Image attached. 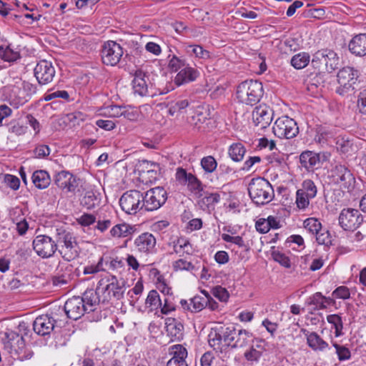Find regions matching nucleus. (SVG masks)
<instances>
[{
	"instance_id": "f257e3e1",
	"label": "nucleus",
	"mask_w": 366,
	"mask_h": 366,
	"mask_svg": "<svg viewBox=\"0 0 366 366\" xmlns=\"http://www.w3.org/2000/svg\"><path fill=\"white\" fill-rule=\"evenodd\" d=\"M99 290L100 287L97 286L96 290H86L81 297L74 296L68 299L64 304V311L67 317L76 320L86 312H94L101 302Z\"/></svg>"
},
{
	"instance_id": "f03ea898",
	"label": "nucleus",
	"mask_w": 366,
	"mask_h": 366,
	"mask_svg": "<svg viewBox=\"0 0 366 366\" xmlns=\"http://www.w3.org/2000/svg\"><path fill=\"white\" fill-rule=\"evenodd\" d=\"M264 89L262 83L257 80H246L238 84L235 97L239 103L254 106L262 98Z\"/></svg>"
},
{
	"instance_id": "7ed1b4c3",
	"label": "nucleus",
	"mask_w": 366,
	"mask_h": 366,
	"mask_svg": "<svg viewBox=\"0 0 366 366\" xmlns=\"http://www.w3.org/2000/svg\"><path fill=\"white\" fill-rule=\"evenodd\" d=\"M248 193L257 205H264L272 202L274 192L272 184L263 177L253 178L248 185Z\"/></svg>"
},
{
	"instance_id": "20e7f679",
	"label": "nucleus",
	"mask_w": 366,
	"mask_h": 366,
	"mask_svg": "<svg viewBox=\"0 0 366 366\" xmlns=\"http://www.w3.org/2000/svg\"><path fill=\"white\" fill-rule=\"evenodd\" d=\"M1 343L4 349L12 358L24 360L29 357L24 339L19 333L6 330L2 334Z\"/></svg>"
},
{
	"instance_id": "39448f33",
	"label": "nucleus",
	"mask_w": 366,
	"mask_h": 366,
	"mask_svg": "<svg viewBox=\"0 0 366 366\" xmlns=\"http://www.w3.org/2000/svg\"><path fill=\"white\" fill-rule=\"evenodd\" d=\"M340 59L332 49L325 48L317 50L312 54L311 65L319 71L332 73L338 68Z\"/></svg>"
},
{
	"instance_id": "423d86ee",
	"label": "nucleus",
	"mask_w": 366,
	"mask_h": 366,
	"mask_svg": "<svg viewBox=\"0 0 366 366\" xmlns=\"http://www.w3.org/2000/svg\"><path fill=\"white\" fill-rule=\"evenodd\" d=\"M329 183L350 190L354 188L355 179L349 169L341 164H336L328 171Z\"/></svg>"
},
{
	"instance_id": "0eeeda50",
	"label": "nucleus",
	"mask_w": 366,
	"mask_h": 366,
	"mask_svg": "<svg viewBox=\"0 0 366 366\" xmlns=\"http://www.w3.org/2000/svg\"><path fill=\"white\" fill-rule=\"evenodd\" d=\"M234 334L235 327L232 325L212 330L208 336L209 344L214 350L222 352L231 347Z\"/></svg>"
},
{
	"instance_id": "6e6552de",
	"label": "nucleus",
	"mask_w": 366,
	"mask_h": 366,
	"mask_svg": "<svg viewBox=\"0 0 366 366\" xmlns=\"http://www.w3.org/2000/svg\"><path fill=\"white\" fill-rule=\"evenodd\" d=\"M359 74L358 70L353 67L345 66L341 69L337 75L338 86L336 88V93L345 96L353 92Z\"/></svg>"
},
{
	"instance_id": "1a4fd4ad",
	"label": "nucleus",
	"mask_w": 366,
	"mask_h": 366,
	"mask_svg": "<svg viewBox=\"0 0 366 366\" xmlns=\"http://www.w3.org/2000/svg\"><path fill=\"white\" fill-rule=\"evenodd\" d=\"M143 193L136 190H129L124 192L119 199L121 209L128 214H136L144 210Z\"/></svg>"
},
{
	"instance_id": "9d476101",
	"label": "nucleus",
	"mask_w": 366,
	"mask_h": 366,
	"mask_svg": "<svg viewBox=\"0 0 366 366\" xmlns=\"http://www.w3.org/2000/svg\"><path fill=\"white\" fill-rule=\"evenodd\" d=\"M274 134L280 139H292L299 133L297 122L288 116H282L272 127Z\"/></svg>"
},
{
	"instance_id": "9b49d317",
	"label": "nucleus",
	"mask_w": 366,
	"mask_h": 366,
	"mask_svg": "<svg viewBox=\"0 0 366 366\" xmlns=\"http://www.w3.org/2000/svg\"><path fill=\"white\" fill-rule=\"evenodd\" d=\"M144 210L153 212L159 209L167 199V193L163 187H157L143 193Z\"/></svg>"
},
{
	"instance_id": "f8f14e48",
	"label": "nucleus",
	"mask_w": 366,
	"mask_h": 366,
	"mask_svg": "<svg viewBox=\"0 0 366 366\" xmlns=\"http://www.w3.org/2000/svg\"><path fill=\"white\" fill-rule=\"evenodd\" d=\"M363 222V216L358 209H343L339 215V224L345 231H355Z\"/></svg>"
},
{
	"instance_id": "ddd939ff",
	"label": "nucleus",
	"mask_w": 366,
	"mask_h": 366,
	"mask_svg": "<svg viewBox=\"0 0 366 366\" xmlns=\"http://www.w3.org/2000/svg\"><path fill=\"white\" fill-rule=\"evenodd\" d=\"M124 54L123 48L114 41H108L104 44L101 50L102 60L107 66L117 65Z\"/></svg>"
},
{
	"instance_id": "4468645a",
	"label": "nucleus",
	"mask_w": 366,
	"mask_h": 366,
	"mask_svg": "<svg viewBox=\"0 0 366 366\" xmlns=\"http://www.w3.org/2000/svg\"><path fill=\"white\" fill-rule=\"evenodd\" d=\"M134 247L140 254H153L157 252V238L149 232H142L134 239Z\"/></svg>"
},
{
	"instance_id": "2eb2a0df",
	"label": "nucleus",
	"mask_w": 366,
	"mask_h": 366,
	"mask_svg": "<svg viewBox=\"0 0 366 366\" xmlns=\"http://www.w3.org/2000/svg\"><path fill=\"white\" fill-rule=\"evenodd\" d=\"M103 280L99 282L98 285L100 287V292H104L106 295L104 297L102 302L108 301L111 297H114L116 300H120L123 297L126 287L123 280H119L115 276H112L108 280L109 283L105 287H101L102 285Z\"/></svg>"
},
{
	"instance_id": "dca6fc26",
	"label": "nucleus",
	"mask_w": 366,
	"mask_h": 366,
	"mask_svg": "<svg viewBox=\"0 0 366 366\" xmlns=\"http://www.w3.org/2000/svg\"><path fill=\"white\" fill-rule=\"evenodd\" d=\"M33 248L36 253L42 258L52 257L57 250V245L51 237L40 234L33 240Z\"/></svg>"
},
{
	"instance_id": "f3484780",
	"label": "nucleus",
	"mask_w": 366,
	"mask_h": 366,
	"mask_svg": "<svg viewBox=\"0 0 366 366\" xmlns=\"http://www.w3.org/2000/svg\"><path fill=\"white\" fill-rule=\"evenodd\" d=\"M34 73L39 84L43 86L47 85L53 81L56 70L51 61L41 60L36 64Z\"/></svg>"
},
{
	"instance_id": "a211bd4d",
	"label": "nucleus",
	"mask_w": 366,
	"mask_h": 366,
	"mask_svg": "<svg viewBox=\"0 0 366 366\" xmlns=\"http://www.w3.org/2000/svg\"><path fill=\"white\" fill-rule=\"evenodd\" d=\"M24 92L22 86L18 82L4 87V94L7 101L16 109L28 102V99L25 97Z\"/></svg>"
},
{
	"instance_id": "6ab92c4d",
	"label": "nucleus",
	"mask_w": 366,
	"mask_h": 366,
	"mask_svg": "<svg viewBox=\"0 0 366 366\" xmlns=\"http://www.w3.org/2000/svg\"><path fill=\"white\" fill-rule=\"evenodd\" d=\"M273 111L266 105L256 107L252 112V119L257 127L260 129L267 128L272 122Z\"/></svg>"
},
{
	"instance_id": "aec40b11",
	"label": "nucleus",
	"mask_w": 366,
	"mask_h": 366,
	"mask_svg": "<svg viewBox=\"0 0 366 366\" xmlns=\"http://www.w3.org/2000/svg\"><path fill=\"white\" fill-rule=\"evenodd\" d=\"M54 182L59 189L66 192H74L77 186L76 177L65 170L57 172L54 177Z\"/></svg>"
},
{
	"instance_id": "412c9836",
	"label": "nucleus",
	"mask_w": 366,
	"mask_h": 366,
	"mask_svg": "<svg viewBox=\"0 0 366 366\" xmlns=\"http://www.w3.org/2000/svg\"><path fill=\"white\" fill-rule=\"evenodd\" d=\"M56 320L49 315H42L37 317L34 323V331L39 335L47 336L54 329Z\"/></svg>"
},
{
	"instance_id": "4be33fe9",
	"label": "nucleus",
	"mask_w": 366,
	"mask_h": 366,
	"mask_svg": "<svg viewBox=\"0 0 366 366\" xmlns=\"http://www.w3.org/2000/svg\"><path fill=\"white\" fill-rule=\"evenodd\" d=\"M200 75L199 71L188 63L177 74L174 82L179 86L194 81Z\"/></svg>"
},
{
	"instance_id": "5701e85b",
	"label": "nucleus",
	"mask_w": 366,
	"mask_h": 366,
	"mask_svg": "<svg viewBox=\"0 0 366 366\" xmlns=\"http://www.w3.org/2000/svg\"><path fill=\"white\" fill-rule=\"evenodd\" d=\"M301 166L307 171L314 170L321 167L320 154L312 151H305L300 155Z\"/></svg>"
},
{
	"instance_id": "b1692460",
	"label": "nucleus",
	"mask_w": 366,
	"mask_h": 366,
	"mask_svg": "<svg viewBox=\"0 0 366 366\" xmlns=\"http://www.w3.org/2000/svg\"><path fill=\"white\" fill-rule=\"evenodd\" d=\"M148 76L142 71L138 70L135 72L132 80V87L134 94L140 97L150 96L148 90Z\"/></svg>"
},
{
	"instance_id": "393cba45",
	"label": "nucleus",
	"mask_w": 366,
	"mask_h": 366,
	"mask_svg": "<svg viewBox=\"0 0 366 366\" xmlns=\"http://www.w3.org/2000/svg\"><path fill=\"white\" fill-rule=\"evenodd\" d=\"M136 231V226L122 222L112 227L109 230V236L114 239L125 238L132 236Z\"/></svg>"
},
{
	"instance_id": "a878e982",
	"label": "nucleus",
	"mask_w": 366,
	"mask_h": 366,
	"mask_svg": "<svg viewBox=\"0 0 366 366\" xmlns=\"http://www.w3.org/2000/svg\"><path fill=\"white\" fill-rule=\"evenodd\" d=\"M207 302H208V297L207 296L196 295L191 298L189 302L186 300H181L180 305L184 310L192 312H198L207 307Z\"/></svg>"
},
{
	"instance_id": "bb28decb",
	"label": "nucleus",
	"mask_w": 366,
	"mask_h": 366,
	"mask_svg": "<svg viewBox=\"0 0 366 366\" xmlns=\"http://www.w3.org/2000/svg\"><path fill=\"white\" fill-rule=\"evenodd\" d=\"M220 194L217 192H204L198 200V205L203 210L210 212L214 210L215 206L220 201Z\"/></svg>"
},
{
	"instance_id": "cd10ccee",
	"label": "nucleus",
	"mask_w": 366,
	"mask_h": 366,
	"mask_svg": "<svg viewBox=\"0 0 366 366\" xmlns=\"http://www.w3.org/2000/svg\"><path fill=\"white\" fill-rule=\"evenodd\" d=\"M350 51L357 56L366 55V34L355 36L349 42Z\"/></svg>"
},
{
	"instance_id": "c85d7f7f",
	"label": "nucleus",
	"mask_w": 366,
	"mask_h": 366,
	"mask_svg": "<svg viewBox=\"0 0 366 366\" xmlns=\"http://www.w3.org/2000/svg\"><path fill=\"white\" fill-rule=\"evenodd\" d=\"M56 243L59 246H71L78 244L76 237L73 233L68 231L63 227L57 228L56 229Z\"/></svg>"
},
{
	"instance_id": "c756f323",
	"label": "nucleus",
	"mask_w": 366,
	"mask_h": 366,
	"mask_svg": "<svg viewBox=\"0 0 366 366\" xmlns=\"http://www.w3.org/2000/svg\"><path fill=\"white\" fill-rule=\"evenodd\" d=\"M304 333L307 337L308 346L313 350L323 351L329 347L328 343L323 340L317 332H310L305 330Z\"/></svg>"
},
{
	"instance_id": "7c9ffc66",
	"label": "nucleus",
	"mask_w": 366,
	"mask_h": 366,
	"mask_svg": "<svg viewBox=\"0 0 366 366\" xmlns=\"http://www.w3.org/2000/svg\"><path fill=\"white\" fill-rule=\"evenodd\" d=\"M333 300L325 297L321 292H316L307 298L306 303L315 310H324L327 305H330Z\"/></svg>"
},
{
	"instance_id": "2f4dec72",
	"label": "nucleus",
	"mask_w": 366,
	"mask_h": 366,
	"mask_svg": "<svg viewBox=\"0 0 366 366\" xmlns=\"http://www.w3.org/2000/svg\"><path fill=\"white\" fill-rule=\"evenodd\" d=\"M252 334L246 330H237L231 344V347L237 348L247 346L252 340Z\"/></svg>"
},
{
	"instance_id": "473e14b6",
	"label": "nucleus",
	"mask_w": 366,
	"mask_h": 366,
	"mask_svg": "<svg viewBox=\"0 0 366 366\" xmlns=\"http://www.w3.org/2000/svg\"><path fill=\"white\" fill-rule=\"evenodd\" d=\"M32 182L38 189H43L47 188L51 183L49 174L45 170H36L31 177Z\"/></svg>"
},
{
	"instance_id": "72a5a7b5",
	"label": "nucleus",
	"mask_w": 366,
	"mask_h": 366,
	"mask_svg": "<svg viewBox=\"0 0 366 366\" xmlns=\"http://www.w3.org/2000/svg\"><path fill=\"white\" fill-rule=\"evenodd\" d=\"M166 330L168 334L176 339H180L183 336V325L174 318H168L166 320Z\"/></svg>"
},
{
	"instance_id": "f704fd0d",
	"label": "nucleus",
	"mask_w": 366,
	"mask_h": 366,
	"mask_svg": "<svg viewBox=\"0 0 366 366\" xmlns=\"http://www.w3.org/2000/svg\"><path fill=\"white\" fill-rule=\"evenodd\" d=\"M174 251L179 256L192 254L194 252L193 247L189 239L185 237H179L176 242H174Z\"/></svg>"
},
{
	"instance_id": "c9c22d12",
	"label": "nucleus",
	"mask_w": 366,
	"mask_h": 366,
	"mask_svg": "<svg viewBox=\"0 0 366 366\" xmlns=\"http://www.w3.org/2000/svg\"><path fill=\"white\" fill-rule=\"evenodd\" d=\"M20 58L19 51L11 47L10 45L0 44V59L4 61L14 62Z\"/></svg>"
},
{
	"instance_id": "e433bc0d",
	"label": "nucleus",
	"mask_w": 366,
	"mask_h": 366,
	"mask_svg": "<svg viewBox=\"0 0 366 366\" xmlns=\"http://www.w3.org/2000/svg\"><path fill=\"white\" fill-rule=\"evenodd\" d=\"M246 152L244 146L239 142L233 143L228 149V154L234 162H240L243 159Z\"/></svg>"
},
{
	"instance_id": "4c0bfd02",
	"label": "nucleus",
	"mask_w": 366,
	"mask_h": 366,
	"mask_svg": "<svg viewBox=\"0 0 366 366\" xmlns=\"http://www.w3.org/2000/svg\"><path fill=\"white\" fill-rule=\"evenodd\" d=\"M310 61V54L303 51L294 55L290 60V64L296 69H302L306 67Z\"/></svg>"
},
{
	"instance_id": "58836bf2",
	"label": "nucleus",
	"mask_w": 366,
	"mask_h": 366,
	"mask_svg": "<svg viewBox=\"0 0 366 366\" xmlns=\"http://www.w3.org/2000/svg\"><path fill=\"white\" fill-rule=\"evenodd\" d=\"M145 305L150 311L156 310L162 307V302L157 290H152L148 293Z\"/></svg>"
},
{
	"instance_id": "ea45409f",
	"label": "nucleus",
	"mask_w": 366,
	"mask_h": 366,
	"mask_svg": "<svg viewBox=\"0 0 366 366\" xmlns=\"http://www.w3.org/2000/svg\"><path fill=\"white\" fill-rule=\"evenodd\" d=\"M186 52L189 55H194L196 58L207 59L210 57L209 51L204 49L200 45L191 44L185 48Z\"/></svg>"
},
{
	"instance_id": "a19ab883",
	"label": "nucleus",
	"mask_w": 366,
	"mask_h": 366,
	"mask_svg": "<svg viewBox=\"0 0 366 366\" xmlns=\"http://www.w3.org/2000/svg\"><path fill=\"white\" fill-rule=\"evenodd\" d=\"M78 244L71 246H61L59 249V253L61 257L66 262H71L78 257Z\"/></svg>"
},
{
	"instance_id": "79ce46f5",
	"label": "nucleus",
	"mask_w": 366,
	"mask_h": 366,
	"mask_svg": "<svg viewBox=\"0 0 366 366\" xmlns=\"http://www.w3.org/2000/svg\"><path fill=\"white\" fill-rule=\"evenodd\" d=\"M81 205L86 209H92L98 205V200L92 190L86 191L80 200Z\"/></svg>"
},
{
	"instance_id": "37998d69",
	"label": "nucleus",
	"mask_w": 366,
	"mask_h": 366,
	"mask_svg": "<svg viewBox=\"0 0 366 366\" xmlns=\"http://www.w3.org/2000/svg\"><path fill=\"white\" fill-rule=\"evenodd\" d=\"M327 320L335 329V337H340L343 335V322L340 315H329L327 316Z\"/></svg>"
},
{
	"instance_id": "c03bdc74",
	"label": "nucleus",
	"mask_w": 366,
	"mask_h": 366,
	"mask_svg": "<svg viewBox=\"0 0 366 366\" xmlns=\"http://www.w3.org/2000/svg\"><path fill=\"white\" fill-rule=\"evenodd\" d=\"M187 64L185 59L179 57L175 54L168 56V68L172 72L181 70Z\"/></svg>"
},
{
	"instance_id": "a18cd8bd",
	"label": "nucleus",
	"mask_w": 366,
	"mask_h": 366,
	"mask_svg": "<svg viewBox=\"0 0 366 366\" xmlns=\"http://www.w3.org/2000/svg\"><path fill=\"white\" fill-rule=\"evenodd\" d=\"M222 239L223 241L228 242V243H232L237 245L239 248H241L244 250H249V247L248 244H247L244 240L243 239L242 236H234V235H230L229 234H225L223 233L221 234Z\"/></svg>"
},
{
	"instance_id": "49530a36",
	"label": "nucleus",
	"mask_w": 366,
	"mask_h": 366,
	"mask_svg": "<svg viewBox=\"0 0 366 366\" xmlns=\"http://www.w3.org/2000/svg\"><path fill=\"white\" fill-rule=\"evenodd\" d=\"M303 226L312 236H315L322 228L321 222L314 217L306 219L303 222Z\"/></svg>"
},
{
	"instance_id": "de8ad7c7",
	"label": "nucleus",
	"mask_w": 366,
	"mask_h": 366,
	"mask_svg": "<svg viewBox=\"0 0 366 366\" xmlns=\"http://www.w3.org/2000/svg\"><path fill=\"white\" fill-rule=\"evenodd\" d=\"M298 190L312 199L316 197L317 192V187L311 179L304 180L302 183V187Z\"/></svg>"
},
{
	"instance_id": "09e8293b",
	"label": "nucleus",
	"mask_w": 366,
	"mask_h": 366,
	"mask_svg": "<svg viewBox=\"0 0 366 366\" xmlns=\"http://www.w3.org/2000/svg\"><path fill=\"white\" fill-rule=\"evenodd\" d=\"M202 168L205 173L211 174L216 170L217 162L213 156L209 155L202 158L200 161Z\"/></svg>"
},
{
	"instance_id": "8fccbe9b",
	"label": "nucleus",
	"mask_w": 366,
	"mask_h": 366,
	"mask_svg": "<svg viewBox=\"0 0 366 366\" xmlns=\"http://www.w3.org/2000/svg\"><path fill=\"white\" fill-rule=\"evenodd\" d=\"M122 107L123 106L109 105L104 107L101 114L109 117L118 118L122 116Z\"/></svg>"
},
{
	"instance_id": "3c124183",
	"label": "nucleus",
	"mask_w": 366,
	"mask_h": 366,
	"mask_svg": "<svg viewBox=\"0 0 366 366\" xmlns=\"http://www.w3.org/2000/svg\"><path fill=\"white\" fill-rule=\"evenodd\" d=\"M170 354L172 355L171 359H177L185 360L187 357V350L182 345H174L169 348Z\"/></svg>"
},
{
	"instance_id": "603ef678",
	"label": "nucleus",
	"mask_w": 366,
	"mask_h": 366,
	"mask_svg": "<svg viewBox=\"0 0 366 366\" xmlns=\"http://www.w3.org/2000/svg\"><path fill=\"white\" fill-rule=\"evenodd\" d=\"M189 103L187 99H180L171 104L168 112L171 116H174L178 113L182 112V110L189 106Z\"/></svg>"
},
{
	"instance_id": "864d4df0",
	"label": "nucleus",
	"mask_w": 366,
	"mask_h": 366,
	"mask_svg": "<svg viewBox=\"0 0 366 366\" xmlns=\"http://www.w3.org/2000/svg\"><path fill=\"white\" fill-rule=\"evenodd\" d=\"M122 112V117L132 122L137 121L140 117L139 111L131 106H123Z\"/></svg>"
},
{
	"instance_id": "5fc2aeb1",
	"label": "nucleus",
	"mask_w": 366,
	"mask_h": 366,
	"mask_svg": "<svg viewBox=\"0 0 366 366\" xmlns=\"http://www.w3.org/2000/svg\"><path fill=\"white\" fill-rule=\"evenodd\" d=\"M189 189L194 193H199L203 191V186L201 181L193 174L190 175V177L187 179L186 184Z\"/></svg>"
},
{
	"instance_id": "6e6d98bb",
	"label": "nucleus",
	"mask_w": 366,
	"mask_h": 366,
	"mask_svg": "<svg viewBox=\"0 0 366 366\" xmlns=\"http://www.w3.org/2000/svg\"><path fill=\"white\" fill-rule=\"evenodd\" d=\"M315 236L318 244L325 246L332 244V237L326 229L322 228Z\"/></svg>"
},
{
	"instance_id": "4d7b16f0",
	"label": "nucleus",
	"mask_w": 366,
	"mask_h": 366,
	"mask_svg": "<svg viewBox=\"0 0 366 366\" xmlns=\"http://www.w3.org/2000/svg\"><path fill=\"white\" fill-rule=\"evenodd\" d=\"M332 345L336 350V353L338 356L339 360L344 361L350 358V351L347 347L343 345H340L336 342H333Z\"/></svg>"
},
{
	"instance_id": "13d9d810",
	"label": "nucleus",
	"mask_w": 366,
	"mask_h": 366,
	"mask_svg": "<svg viewBox=\"0 0 366 366\" xmlns=\"http://www.w3.org/2000/svg\"><path fill=\"white\" fill-rule=\"evenodd\" d=\"M96 217L92 214L84 213L76 219V222L81 227H89L96 222Z\"/></svg>"
},
{
	"instance_id": "bf43d9fd",
	"label": "nucleus",
	"mask_w": 366,
	"mask_h": 366,
	"mask_svg": "<svg viewBox=\"0 0 366 366\" xmlns=\"http://www.w3.org/2000/svg\"><path fill=\"white\" fill-rule=\"evenodd\" d=\"M311 199L312 198L308 197L307 195H305L299 190L296 192V204L300 209H305L307 208L310 204V199Z\"/></svg>"
},
{
	"instance_id": "052dcab7",
	"label": "nucleus",
	"mask_w": 366,
	"mask_h": 366,
	"mask_svg": "<svg viewBox=\"0 0 366 366\" xmlns=\"http://www.w3.org/2000/svg\"><path fill=\"white\" fill-rule=\"evenodd\" d=\"M273 259L275 262L280 263L282 266L290 268L291 262L290 258L282 252L274 251L272 253Z\"/></svg>"
},
{
	"instance_id": "680f3d73",
	"label": "nucleus",
	"mask_w": 366,
	"mask_h": 366,
	"mask_svg": "<svg viewBox=\"0 0 366 366\" xmlns=\"http://www.w3.org/2000/svg\"><path fill=\"white\" fill-rule=\"evenodd\" d=\"M4 182L11 189L13 190H17L19 188L20 180L19 179L12 174H6L4 175Z\"/></svg>"
},
{
	"instance_id": "e2e57ef3",
	"label": "nucleus",
	"mask_w": 366,
	"mask_h": 366,
	"mask_svg": "<svg viewBox=\"0 0 366 366\" xmlns=\"http://www.w3.org/2000/svg\"><path fill=\"white\" fill-rule=\"evenodd\" d=\"M173 267L175 271H189L192 270L194 268V266L190 262H187L183 259H179L173 263Z\"/></svg>"
},
{
	"instance_id": "0e129e2a",
	"label": "nucleus",
	"mask_w": 366,
	"mask_h": 366,
	"mask_svg": "<svg viewBox=\"0 0 366 366\" xmlns=\"http://www.w3.org/2000/svg\"><path fill=\"white\" fill-rule=\"evenodd\" d=\"M212 295L221 302H227L229 297L227 290L221 286L214 287Z\"/></svg>"
},
{
	"instance_id": "69168bd1",
	"label": "nucleus",
	"mask_w": 366,
	"mask_h": 366,
	"mask_svg": "<svg viewBox=\"0 0 366 366\" xmlns=\"http://www.w3.org/2000/svg\"><path fill=\"white\" fill-rule=\"evenodd\" d=\"M19 84L22 86V90L24 92L25 97L29 99V98L34 94L36 93V85L29 82V81H18Z\"/></svg>"
},
{
	"instance_id": "338daca9",
	"label": "nucleus",
	"mask_w": 366,
	"mask_h": 366,
	"mask_svg": "<svg viewBox=\"0 0 366 366\" xmlns=\"http://www.w3.org/2000/svg\"><path fill=\"white\" fill-rule=\"evenodd\" d=\"M125 262L127 264L129 269H132L137 272L141 266L137 258L132 254H127Z\"/></svg>"
},
{
	"instance_id": "774afa93",
	"label": "nucleus",
	"mask_w": 366,
	"mask_h": 366,
	"mask_svg": "<svg viewBox=\"0 0 366 366\" xmlns=\"http://www.w3.org/2000/svg\"><path fill=\"white\" fill-rule=\"evenodd\" d=\"M332 296L335 298L347 300L350 297V292L347 287L340 286L333 291Z\"/></svg>"
}]
</instances>
